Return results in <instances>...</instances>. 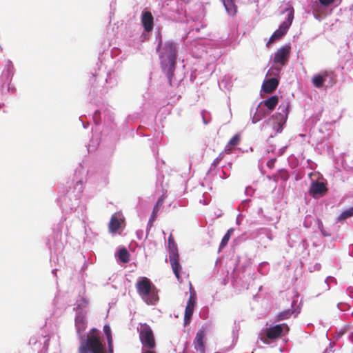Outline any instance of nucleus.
Here are the masks:
<instances>
[{
	"instance_id": "nucleus-31",
	"label": "nucleus",
	"mask_w": 353,
	"mask_h": 353,
	"mask_svg": "<svg viewBox=\"0 0 353 353\" xmlns=\"http://www.w3.org/2000/svg\"><path fill=\"white\" fill-rule=\"evenodd\" d=\"M158 212H159V211H155V210L153 209L152 214H151V217L150 219V222H153L154 221Z\"/></svg>"
},
{
	"instance_id": "nucleus-15",
	"label": "nucleus",
	"mask_w": 353,
	"mask_h": 353,
	"mask_svg": "<svg viewBox=\"0 0 353 353\" xmlns=\"http://www.w3.org/2000/svg\"><path fill=\"white\" fill-rule=\"evenodd\" d=\"M329 74L330 72L328 71H324L321 74L314 75L312 79L313 85L317 88H322L325 81V78L327 77Z\"/></svg>"
},
{
	"instance_id": "nucleus-33",
	"label": "nucleus",
	"mask_w": 353,
	"mask_h": 353,
	"mask_svg": "<svg viewBox=\"0 0 353 353\" xmlns=\"http://www.w3.org/2000/svg\"><path fill=\"white\" fill-rule=\"evenodd\" d=\"M106 337H107L108 344V343H112V334H111V335H109V336H106Z\"/></svg>"
},
{
	"instance_id": "nucleus-32",
	"label": "nucleus",
	"mask_w": 353,
	"mask_h": 353,
	"mask_svg": "<svg viewBox=\"0 0 353 353\" xmlns=\"http://www.w3.org/2000/svg\"><path fill=\"white\" fill-rule=\"evenodd\" d=\"M275 161H276V159H272L269 160L267 163L268 167L270 168H274Z\"/></svg>"
},
{
	"instance_id": "nucleus-25",
	"label": "nucleus",
	"mask_w": 353,
	"mask_h": 353,
	"mask_svg": "<svg viewBox=\"0 0 353 353\" xmlns=\"http://www.w3.org/2000/svg\"><path fill=\"white\" fill-rule=\"evenodd\" d=\"M293 312L290 310H288L283 312H280L276 317V321H282L285 319H289L292 314Z\"/></svg>"
},
{
	"instance_id": "nucleus-1",
	"label": "nucleus",
	"mask_w": 353,
	"mask_h": 353,
	"mask_svg": "<svg viewBox=\"0 0 353 353\" xmlns=\"http://www.w3.org/2000/svg\"><path fill=\"white\" fill-rule=\"evenodd\" d=\"M176 54V44L172 41L166 42L161 56V67L168 77L170 85L172 83L171 79L175 70Z\"/></svg>"
},
{
	"instance_id": "nucleus-4",
	"label": "nucleus",
	"mask_w": 353,
	"mask_h": 353,
	"mask_svg": "<svg viewBox=\"0 0 353 353\" xmlns=\"http://www.w3.org/2000/svg\"><path fill=\"white\" fill-rule=\"evenodd\" d=\"M285 12H288L287 19L281 24L279 29L274 31L272 34L267 43V46H269L270 43L282 38L287 33L288 29L291 26L294 19V10L290 6L285 10Z\"/></svg>"
},
{
	"instance_id": "nucleus-12",
	"label": "nucleus",
	"mask_w": 353,
	"mask_h": 353,
	"mask_svg": "<svg viewBox=\"0 0 353 353\" xmlns=\"http://www.w3.org/2000/svg\"><path fill=\"white\" fill-rule=\"evenodd\" d=\"M205 331L204 329H200L196 332V336L194 338L193 344L194 349L199 352L200 353H205Z\"/></svg>"
},
{
	"instance_id": "nucleus-30",
	"label": "nucleus",
	"mask_w": 353,
	"mask_h": 353,
	"mask_svg": "<svg viewBox=\"0 0 353 353\" xmlns=\"http://www.w3.org/2000/svg\"><path fill=\"white\" fill-rule=\"evenodd\" d=\"M103 331L105 334L106 336H109V335H111V329H110V327L108 325H105L104 327H103Z\"/></svg>"
},
{
	"instance_id": "nucleus-13",
	"label": "nucleus",
	"mask_w": 353,
	"mask_h": 353,
	"mask_svg": "<svg viewBox=\"0 0 353 353\" xmlns=\"http://www.w3.org/2000/svg\"><path fill=\"white\" fill-rule=\"evenodd\" d=\"M141 23L146 32H149L153 29L154 18L150 12L145 11L142 13Z\"/></svg>"
},
{
	"instance_id": "nucleus-20",
	"label": "nucleus",
	"mask_w": 353,
	"mask_h": 353,
	"mask_svg": "<svg viewBox=\"0 0 353 353\" xmlns=\"http://www.w3.org/2000/svg\"><path fill=\"white\" fill-rule=\"evenodd\" d=\"M121 225L120 219L116 215H112L109 223V230L111 232H115Z\"/></svg>"
},
{
	"instance_id": "nucleus-35",
	"label": "nucleus",
	"mask_w": 353,
	"mask_h": 353,
	"mask_svg": "<svg viewBox=\"0 0 353 353\" xmlns=\"http://www.w3.org/2000/svg\"><path fill=\"white\" fill-rule=\"evenodd\" d=\"M145 353H155V352H153V351H148V352H146Z\"/></svg>"
},
{
	"instance_id": "nucleus-21",
	"label": "nucleus",
	"mask_w": 353,
	"mask_h": 353,
	"mask_svg": "<svg viewBox=\"0 0 353 353\" xmlns=\"http://www.w3.org/2000/svg\"><path fill=\"white\" fill-rule=\"evenodd\" d=\"M352 216H353V207L343 211L338 216L337 221L341 222Z\"/></svg>"
},
{
	"instance_id": "nucleus-9",
	"label": "nucleus",
	"mask_w": 353,
	"mask_h": 353,
	"mask_svg": "<svg viewBox=\"0 0 353 353\" xmlns=\"http://www.w3.org/2000/svg\"><path fill=\"white\" fill-rule=\"evenodd\" d=\"M196 305V294L195 293L191 292L190 296L188 299L187 305L185 310L184 314V324L187 325L190 323L191 317L193 314L194 307Z\"/></svg>"
},
{
	"instance_id": "nucleus-34",
	"label": "nucleus",
	"mask_w": 353,
	"mask_h": 353,
	"mask_svg": "<svg viewBox=\"0 0 353 353\" xmlns=\"http://www.w3.org/2000/svg\"><path fill=\"white\" fill-rule=\"evenodd\" d=\"M108 350H109V353H113L112 343H108Z\"/></svg>"
},
{
	"instance_id": "nucleus-14",
	"label": "nucleus",
	"mask_w": 353,
	"mask_h": 353,
	"mask_svg": "<svg viewBox=\"0 0 353 353\" xmlns=\"http://www.w3.org/2000/svg\"><path fill=\"white\" fill-rule=\"evenodd\" d=\"M279 80L276 78H271L263 83L262 88L265 93L270 94L278 87Z\"/></svg>"
},
{
	"instance_id": "nucleus-2",
	"label": "nucleus",
	"mask_w": 353,
	"mask_h": 353,
	"mask_svg": "<svg viewBox=\"0 0 353 353\" xmlns=\"http://www.w3.org/2000/svg\"><path fill=\"white\" fill-rule=\"evenodd\" d=\"M135 287L138 294L146 304L155 305L159 301L158 290L148 278H139Z\"/></svg>"
},
{
	"instance_id": "nucleus-16",
	"label": "nucleus",
	"mask_w": 353,
	"mask_h": 353,
	"mask_svg": "<svg viewBox=\"0 0 353 353\" xmlns=\"http://www.w3.org/2000/svg\"><path fill=\"white\" fill-rule=\"evenodd\" d=\"M241 141V136L239 134L234 135L228 141L224 148L225 154H230L233 148L238 145Z\"/></svg>"
},
{
	"instance_id": "nucleus-3",
	"label": "nucleus",
	"mask_w": 353,
	"mask_h": 353,
	"mask_svg": "<svg viewBox=\"0 0 353 353\" xmlns=\"http://www.w3.org/2000/svg\"><path fill=\"white\" fill-rule=\"evenodd\" d=\"M103 353V347L97 335H88L85 341H82L79 347V353Z\"/></svg>"
},
{
	"instance_id": "nucleus-18",
	"label": "nucleus",
	"mask_w": 353,
	"mask_h": 353,
	"mask_svg": "<svg viewBox=\"0 0 353 353\" xmlns=\"http://www.w3.org/2000/svg\"><path fill=\"white\" fill-rule=\"evenodd\" d=\"M279 102V98L277 96H272L268 99L263 101L264 105L267 107L270 111H272Z\"/></svg>"
},
{
	"instance_id": "nucleus-7",
	"label": "nucleus",
	"mask_w": 353,
	"mask_h": 353,
	"mask_svg": "<svg viewBox=\"0 0 353 353\" xmlns=\"http://www.w3.org/2000/svg\"><path fill=\"white\" fill-rule=\"evenodd\" d=\"M289 104L288 103H281L278 108L279 112L276 115L277 120L276 132L282 131L283 125L285 123L288 115Z\"/></svg>"
},
{
	"instance_id": "nucleus-24",
	"label": "nucleus",
	"mask_w": 353,
	"mask_h": 353,
	"mask_svg": "<svg viewBox=\"0 0 353 353\" xmlns=\"http://www.w3.org/2000/svg\"><path fill=\"white\" fill-rule=\"evenodd\" d=\"M233 232H234V229H232V228H230L227 231L226 234L223 237L221 242L220 243L219 250H222L228 244Z\"/></svg>"
},
{
	"instance_id": "nucleus-10",
	"label": "nucleus",
	"mask_w": 353,
	"mask_h": 353,
	"mask_svg": "<svg viewBox=\"0 0 353 353\" xmlns=\"http://www.w3.org/2000/svg\"><path fill=\"white\" fill-rule=\"evenodd\" d=\"M327 192V188L325 183L320 181H315L312 183L310 188V194L314 198L318 196H323Z\"/></svg>"
},
{
	"instance_id": "nucleus-19",
	"label": "nucleus",
	"mask_w": 353,
	"mask_h": 353,
	"mask_svg": "<svg viewBox=\"0 0 353 353\" xmlns=\"http://www.w3.org/2000/svg\"><path fill=\"white\" fill-rule=\"evenodd\" d=\"M228 13L231 15H234L236 12V6L234 4V0H225L222 1Z\"/></svg>"
},
{
	"instance_id": "nucleus-27",
	"label": "nucleus",
	"mask_w": 353,
	"mask_h": 353,
	"mask_svg": "<svg viewBox=\"0 0 353 353\" xmlns=\"http://www.w3.org/2000/svg\"><path fill=\"white\" fill-rule=\"evenodd\" d=\"M163 203H164V196L161 195L159 198V199H158L156 205L154 206L153 209H154L155 211H159V210H160L161 207L163 205Z\"/></svg>"
},
{
	"instance_id": "nucleus-11",
	"label": "nucleus",
	"mask_w": 353,
	"mask_h": 353,
	"mask_svg": "<svg viewBox=\"0 0 353 353\" xmlns=\"http://www.w3.org/2000/svg\"><path fill=\"white\" fill-rule=\"evenodd\" d=\"M169 261L173 273L174 274L178 281L181 283L182 281V279L180 273L182 271V267L179 263V255H169Z\"/></svg>"
},
{
	"instance_id": "nucleus-5",
	"label": "nucleus",
	"mask_w": 353,
	"mask_h": 353,
	"mask_svg": "<svg viewBox=\"0 0 353 353\" xmlns=\"http://www.w3.org/2000/svg\"><path fill=\"white\" fill-rule=\"evenodd\" d=\"M139 338L143 347L153 349L155 347V340L151 327L147 323H141Z\"/></svg>"
},
{
	"instance_id": "nucleus-26",
	"label": "nucleus",
	"mask_w": 353,
	"mask_h": 353,
	"mask_svg": "<svg viewBox=\"0 0 353 353\" xmlns=\"http://www.w3.org/2000/svg\"><path fill=\"white\" fill-rule=\"evenodd\" d=\"M265 114L264 112H262L261 110L258 109L256 114H254L253 117L254 122H256L259 120H261L262 118L265 117Z\"/></svg>"
},
{
	"instance_id": "nucleus-6",
	"label": "nucleus",
	"mask_w": 353,
	"mask_h": 353,
	"mask_svg": "<svg viewBox=\"0 0 353 353\" xmlns=\"http://www.w3.org/2000/svg\"><path fill=\"white\" fill-rule=\"evenodd\" d=\"M290 52V44L281 46L274 54V62L276 64H279L281 67L284 66L289 60Z\"/></svg>"
},
{
	"instance_id": "nucleus-23",
	"label": "nucleus",
	"mask_w": 353,
	"mask_h": 353,
	"mask_svg": "<svg viewBox=\"0 0 353 353\" xmlns=\"http://www.w3.org/2000/svg\"><path fill=\"white\" fill-rule=\"evenodd\" d=\"M168 248H169V252H170L169 255L179 254L177 246H176L173 238L172 237V236H170L168 238Z\"/></svg>"
},
{
	"instance_id": "nucleus-29",
	"label": "nucleus",
	"mask_w": 353,
	"mask_h": 353,
	"mask_svg": "<svg viewBox=\"0 0 353 353\" xmlns=\"http://www.w3.org/2000/svg\"><path fill=\"white\" fill-rule=\"evenodd\" d=\"M224 153H225V152H224V150H223V151L222 152H221V153L219 154V156H218V157H217L214 160V163H213V164H214V165H217V164L220 162V161H221V160H222V159L223 158V154H224Z\"/></svg>"
},
{
	"instance_id": "nucleus-8",
	"label": "nucleus",
	"mask_w": 353,
	"mask_h": 353,
	"mask_svg": "<svg viewBox=\"0 0 353 353\" xmlns=\"http://www.w3.org/2000/svg\"><path fill=\"white\" fill-rule=\"evenodd\" d=\"M290 328L286 323H281L274 326L267 328L265 334L267 338L269 339H276L280 337L282 334H286L289 332Z\"/></svg>"
},
{
	"instance_id": "nucleus-28",
	"label": "nucleus",
	"mask_w": 353,
	"mask_h": 353,
	"mask_svg": "<svg viewBox=\"0 0 353 353\" xmlns=\"http://www.w3.org/2000/svg\"><path fill=\"white\" fill-rule=\"evenodd\" d=\"M319 3L323 6H329L334 2V0H319Z\"/></svg>"
},
{
	"instance_id": "nucleus-22",
	"label": "nucleus",
	"mask_w": 353,
	"mask_h": 353,
	"mask_svg": "<svg viewBox=\"0 0 353 353\" xmlns=\"http://www.w3.org/2000/svg\"><path fill=\"white\" fill-rule=\"evenodd\" d=\"M119 259L123 263H128L130 261V254L126 248H121L119 250Z\"/></svg>"
},
{
	"instance_id": "nucleus-17",
	"label": "nucleus",
	"mask_w": 353,
	"mask_h": 353,
	"mask_svg": "<svg viewBox=\"0 0 353 353\" xmlns=\"http://www.w3.org/2000/svg\"><path fill=\"white\" fill-rule=\"evenodd\" d=\"M75 326L79 334H81L85 330V319L81 313L78 314L75 317Z\"/></svg>"
}]
</instances>
